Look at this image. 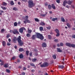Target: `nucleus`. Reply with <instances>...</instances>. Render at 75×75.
<instances>
[{"mask_svg":"<svg viewBox=\"0 0 75 75\" xmlns=\"http://www.w3.org/2000/svg\"><path fill=\"white\" fill-rule=\"evenodd\" d=\"M21 38L20 36H19L17 38V41L19 46H23L24 45V42L21 41Z\"/></svg>","mask_w":75,"mask_h":75,"instance_id":"f257e3e1","label":"nucleus"},{"mask_svg":"<svg viewBox=\"0 0 75 75\" xmlns=\"http://www.w3.org/2000/svg\"><path fill=\"white\" fill-rule=\"evenodd\" d=\"M36 37L38 38H40L41 40H42L44 38V36H42V35L38 33H36Z\"/></svg>","mask_w":75,"mask_h":75,"instance_id":"f03ea898","label":"nucleus"},{"mask_svg":"<svg viewBox=\"0 0 75 75\" xmlns=\"http://www.w3.org/2000/svg\"><path fill=\"white\" fill-rule=\"evenodd\" d=\"M9 32L10 33H13V34H20L17 29H14L13 30H10Z\"/></svg>","mask_w":75,"mask_h":75,"instance_id":"7ed1b4c3","label":"nucleus"},{"mask_svg":"<svg viewBox=\"0 0 75 75\" xmlns=\"http://www.w3.org/2000/svg\"><path fill=\"white\" fill-rule=\"evenodd\" d=\"M28 6L30 8H31L32 7H33L34 5L33 3V1L32 0H30L28 1Z\"/></svg>","mask_w":75,"mask_h":75,"instance_id":"20e7f679","label":"nucleus"},{"mask_svg":"<svg viewBox=\"0 0 75 75\" xmlns=\"http://www.w3.org/2000/svg\"><path fill=\"white\" fill-rule=\"evenodd\" d=\"M66 45L67 47H72V48H75V45L74 44H71L69 43H66Z\"/></svg>","mask_w":75,"mask_h":75,"instance_id":"39448f33","label":"nucleus"},{"mask_svg":"<svg viewBox=\"0 0 75 75\" xmlns=\"http://www.w3.org/2000/svg\"><path fill=\"white\" fill-rule=\"evenodd\" d=\"M48 63L45 62L42 64H41L40 67L41 68H43V67H48Z\"/></svg>","mask_w":75,"mask_h":75,"instance_id":"423d86ee","label":"nucleus"},{"mask_svg":"<svg viewBox=\"0 0 75 75\" xmlns=\"http://www.w3.org/2000/svg\"><path fill=\"white\" fill-rule=\"evenodd\" d=\"M54 31H56V33L57 34L56 35V37H59L60 35V34H59V30L57 29H56Z\"/></svg>","mask_w":75,"mask_h":75,"instance_id":"0eeeda50","label":"nucleus"},{"mask_svg":"<svg viewBox=\"0 0 75 75\" xmlns=\"http://www.w3.org/2000/svg\"><path fill=\"white\" fill-rule=\"evenodd\" d=\"M17 37H14L13 39V42H14V43H16V42H17Z\"/></svg>","mask_w":75,"mask_h":75,"instance_id":"6e6552de","label":"nucleus"},{"mask_svg":"<svg viewBox=\"0 0 75 75\" xmlns=\"http://www.w3.org/2000/svg\"><path fill=\"white\" fill-rule=\"evenodd\" d=\"M25 29V28H21L19 30V32L20 33H23V29Z\"/></svg>","mask_w":75,"mask_h":75,"instance_id":"1a4fd4ad","label":"nucleus"},{"mask_svg":"<svg viewBox=\"0 0 75 75\" xmlns=\"http://www.w3.org/2000/svg\"><path fill=\"white\" fill-rule=\"evenodd\" d=\"M68 4V1L66 0H65L63 2V6L64 7H65V6L66 5V4Z\"/></svg>","mask_w":75,"mask_h":75,"instance_id":"9d476101","label":"nucleus"},{"mask_svg":"<svg viewBox=\"0 0 75 75\" xmlns=\"http://www.w3.org/2000/svg\"><path fill=\"white\" fill-rule=\"evenodd\" d=\"M42 46L43 48L47 47V44L46 43H43L42 44Z\"/></svg>","mask_w":75,"mask_h":75,"instance_id":"9b49d317","label":"nucleus"},{"mask_svg":"<svg viewBox=\"0 0 75 75\" xmlns=\"http://www.w3.org/2000/svg\"><path fill=\"white\" fill-rule=\"evenodd\" d=\"M58 68L59 69H63L64 68V66L62 65H59L58 66Z\"/></svg>","mask_w":75,"mask_h":75,"instance_id":"f8f14e48","label":"nucleus"},{"mask_svg":"<svg viewBox=\"0 0 75 75\" xmlns=\"http://www.w3.org/2000/svg\"><path fill=\"white\" fill-rule=\"evenodd\" d=\"M2 45L3 47H5L6 44V41H3L2 42Z\"/></svg>","mask_w":75,"mask_h":75,"instance_id":"ddd939ff","label":"nucleus"},{"mask_svg":"<svg viewBox=\"0 0 75 75\" xmlns=\"http://www.w3.org/2000/svg\"><path fill=\"white\" fill-rule=\"evenodd\" d=\"M72 3V1L69 0L68 1H67V4L69 5H71V4Z\"/></svg>","mask_w":75,"mask_h":75,"instance_id":"4468645a","label":"nucleus"},{"mask_svg":"<svg viewBox=\"0 0 75 75\" xmlns=\"http://www.w3.org/2000/svg\"><path fill=\"white\" fill-rule=\"evenodd\" d=\"M57 52H62V51L59 48H57Z\"/></svg>","mask_w":75,"mask_h":75,"instance_id":"2eb2a0df","label":"nucleus"},{"mask_svg":"<svg viewBox=\"0 0 75 75\" xmlns=\"http://www.w3.org/2000/svg\"><path fill=\"white\" fill-rule=\"evenodd\" d=\"M45 25V23L42 22H41V23H40V25Z\"/></svg>","mask_w":75,"mask_h":75,"instance_id":"dca6fc26","label":"nucleus"},{"mask_svg":"<svg viewBox=\"0 0 75 75\" xmlns=\"http://www.w3.org/2000/svg\"><path fill=\"white\" fill-rule=\"evenodd\" d=\"M24 51V50L23 49V48H20L19 50V51L20 52H22V51Z\"/></svg>","mask_w":75,"mask_h":75,"instance_id":"f3484780","label":"nucleus"},{"mask_svg":"<svg viewBox=\"0 0 75 75\" xmlns=\"http://www.w3.org/2000/svg\"><path fill=\"white\" fill-rule=\"evenodd\" d=\"M23 57L24 56H23V54H21L19 55V58L21 59H22V58H23Z\"/></svg>","mask_w":75,"mask_h":75,"instance_id":"a211bd4d","label":"nucleus"},{"mask_svg":"<svg viewBox=\"0 0 75 75\" xmlns=\"http://www.w3.org/2000/svg\"><path fill=\"white\" fill-rule=\"evenodd\" d=\"M32 39L33 40H34L35 39V35H33L32 37Z\"/></svg>","mask_w":75,"mask_h":75,"instance_id":"6ab92c4d","label":"nucleus"},{"mask_svg":"<svg viewBox=\"0 0 75 75\" xmlns=\"http://www.w3.org/2000/svg\"><path fill=\"white\" fill-rule=\"evenodd\" d=\"M4 67L5 68H8V64H5L4 65Z\"/></svg>","mask_w":75,"mask_h":75,"instance_id":"aec40b11","label":"nucleus"},{"mask_svg":"<svg viewBox=\"0 0 75 75\" xmlns=\"http://www.w3.org/2000/svg\"><path fill=\"white\" fill-rule=\"evenodd\" d=\"M61 19V21H62V22H65V19L63 17H62Z\"/></svg>","mask_w":75,"mask_h":75,"instance_id":"412c9836","label":"nucleus"},{"mask_svg":"<svg viewBox=\"0 0 75 75\" xmlns=\"http://www.w3.org/2000/svg\"><path fill=\"white\" fill-rule=\"evenodd\" d=\"M7 3L3 2L2 3V4L3 6H7Z\"/></svg>","mask_w":75,"mask_h":75,"instance_id":"4be33fe9","label":"nucleus"},{"mask_svg":"<svg viewBox=\"0 0 75 75\" xmlns=\"http://www.w3.org/2000/svg\"><path fill=\"white\" fill-rule=\"evenodd\" d=\"M13 10H14V11H18V9L17 8L14 7L13 8Z\"/></svg>","mask_w":75,"mask_h":75,"instance_id":"5701e85b","label":"nucleus"},{"mask_svg":"<svg viewBox=\"0 0 75 75\" xmlns=\"http://www.w3.org/2000/svg\"><path fill=\"white\" fill-rule=\"evenodd\" d=\"M52 7L53 9H55V5H54V4H52Z\"/></svg>","mask_w":75,"mask_h":75,"instance_id":"b1692460","label":"nucleus"},{"mask_svg":"<svg viewBox=\"0 0 75 75\" xmlns=\"http://www.w3.org/2000/svg\"><path fill=\"white\" fill-rule=\"evenodd\" d=\"M34 19L36 22H39L40 21V20H39V19H38L37 18H35Z\"/></svg>","mask_w":75,"mask_h":75,"instance_id":"393cba45","label":"nucleus"},{"mask_svg":"<svg viewBox=\"0 0 75 75\" xmlns=\"http://www.w3.org/2000/svg\"><path fill=\"white\" fill-rule=\"evenodd\" d=\"M58 20V18H53L52 19V21H55V20Z\"/></svg>","mask_w":75,"mask_h":75,"instance_id":"a878e982","label":"nucleus"},{"mask_svg":"<svg viewBox=\"0 0 75 75\" xmlns=\"http://www.w3.org/2000/svg\"><path fill=\"white\" fill-rule=\"evenodd\" d=\"M48 38L49 40H51L52 38V37H51V36L50 35H48Z\"/></svg>","mask_w":75,"mask_h":75,"instance_id":"bb28decb","label":"nucleus"},{"mask_svg":"<svg viewBox=\"0 0 75 75\" xmlns=\"http://www.w3.org/2000/svg\"><path fill=\"white\" fill-rule=\"evenodd\" d=\"M4 64V61H1V63L0 64L1 65H3Z\"/></svg>","mask_w":75,"mask_h":75,"instance_id":"cd10ccee","label":"nucleus"},{"mask_svg":"<svg viewBox=\"0 0 75 75\" xmlns=\"http://www.w3.org/2000/svg\"><path fill=\"white\" fill-rule=\"evenodd\" d=\"M1 8L4 10H5L7 9V8H6V7L4 6H2L1 7Z\"/></svg>","mask_w":75,"mask_h":75,"instance_id":"c85d7f7f","label":"nucleus"},{"mask_svg":"<svg viewBox=\"0 0 75 75\" xmlns=\"http://www.w3.org/2000/svg\"><path fill=\"white\" fill-rule=\"evenodd\" d=\"M30 66H32V67H34L35 68H36L35 66V65L33 63H30Z\"/></svg>","mask_w":75,"mask_h":75,"instance_id":"c756f323","label":"nucleus"},{"mask_svg":"<svg viewBox=\"0 0 75 75\" xmlns=\"http://www.w3.org/2000/svg\"><path fill=\"white\" fill-rule=\"evenodd\" d=\"M36 61H37V59L35 58L33 59L32 61L33 62H35Z\"/></svg>","mask_w":75,"mask_h":75,"instance_id":"7c9ffc66","label":"nucleus"},{"mask_svg":"<svg viewBox=\"0 0 75 75\" xmlns=\"http://www.w3.org/2000/svg\"><path fill=\"white\" fill-rule=\"evenodd\" d=\"M26 36L27 37H30V36H31V34H29V33H27L26 34Z\"/></svg>","mask_w":75,"mask_h":75,"instance_id":"2f4dec72","label":"nucleus"},{"mask_svg":"<svg viewBox=\"0 0 75 75\" xmlns=\"http://www.w3.org/2000/svg\"><path fill=\"white\" fill-rule=\"evenodd\" d=\"M67 25L69 28H70V27H71V25H70V24H69V23H67Z\"/></svg>","mask_w":75,"mask_h":75,"instance_id":"473e14b6","label":"nucleus"},{"mask_svg":"<svg viewBox=\"0 0 75 75\" xmlns=\"http://www.w3.org/2000/svg\"><path fill=\"white\" fill-rule=\"evenodd\" d=\"M40 31H42L43 30V28L42 26H41L40 28Z\"/></svg>","mask_w":75,"mask_h":75,"instance_id":"72a5a7b5","label":"nucleus"},{"mask_svg":"<svg viewBox=\"0 0 75 75\" xmlns=\"http://www.w3.org/2000/svg\"><path fill=\"white\" fill-rule=\"evenodd\" d=\"M53 58H54V59H56V55L55 54H54L52 56Z\"/></svg>","mask_w":75,"mask_h":75,"instance_id":"f704fd0d","label":"nucleus"},{"mask_svg":"<svg viewBox=\"0 0 75 75\" xmlns=\"http://www.w3.org/2000/svg\"><path fill=\"white\" fill-rule=\"evenodd\" d=\"M14 26H15V27H16V26L17 25V22H15L14 23Z\"/></svg>","mask_w":75,"mask_h":75,"instance_id":"c9c22d12","label":"nucleus"},{"mask_svg":"<svg viewBox=\"0 0 75 75\" xmlns=\"http://www.w3.org/2000/svg\"><path fill=\"white\" fill-rule=\"evenodd\" d=\"M6 72L8 73H10V71L8 69H6Z\"/></svg>","mask_w":75,"mask_h":75,"instance_id":"e433bc0d","label":"nucleus"},{"mask_svg":"<svg viewBox=\"0 0 75 75\" xmlns=\"http://www.w3.org/2000/svg\"><path fill=\"white\" fill-rule=\"evenodd\" d=\"M16 59V57L13 56L11 59V60H14V59Z\"/></svg>","mask_w":75,"mask_h":75,"instance_id":"4c0bfd02","label":"nucleus"},{"mask_svg":"<svg viewBox=\"0 0 75 75\" xmlns=\"http://www.w3.org/2000/svg\"><path fill=\"white\" fill-rule=\"evenodd\" d=\"M25 53L27 55H28V54H29V51H26L25 52Z\"/></svg>","mask_w":75,"mask_h":75,"instance_id":"58836bf2","label":"nucleus"},{"mask_svg":"<svg viewBox=\"0 0 75 75\" xmlns=\"http://www.w3.org/2000/svg\"><path fill=\"white\" fill-rule=\"evenodd\" d=\"M31 32H32V30H28V33H31Z\"/></svg>","mask_w":75,"mask_h":75,"instance_id":"ea45409f","label":"nucleus"},{"mask_svg":"<svg viewBox=\"0 0 75 75\" xmlns=\"http://www.w3.org/2000/svg\"><path fill=\"white\" fill-rule=\"evenodd\" d=\"M48 7L49 9H51V5H48Z\"/></svg>","mask_w":75,"mask_h":75,"instance_id":"a19ab883","label":"nucleus"},{"mask_svg":"<svg viewBox=\"0 0 75 75\" xmlns=\"http://www.w3.org/2000/svg\"><path fill=\"white\" fill-rule=\"evenodd\" d=\"M10 4L11 6H13V5H14V2L13 1H12L11 2Z\"/></svg>","mask_w":75,"mask_h":75,"instance_id":"79ce46f5","label":"nucleus"},{"mask_svg":"<svg viewBox=\"0 0 75 75\" xmlns=\"http://www.w3.org/2000/svg\"><path fill=\"white\" fill-rule=\"evenodd\" d=\"M4 31H5L4 29H2L1 30V32L2 33H3V32Z\"/></svg>","mask_w":75,"mask_h":75,"instance_id":"37998d69","label":"nucleus"},{"mask_svg":"<svg viewBox=\"0 0 75 75\" xmlns=\"http://www.w3.org/2000/svg\"><path fill=\"white\" fill-rule=\"evenodd\" d=\"M10 37V35L9 34H8L6 35V38H8Z\"/></svg>","mask_w":75,"mask_h":75,"instance_id":"c03bdc74","label":"nucleus"},{"mask_svg":"<svg viewBox=\"0 0 75 75\" xmlns=\"http://www.w3.org/2000/svg\"><path fill=\"white\" fill-rule=\"evenodd\" d=\"M26 21L27 23H30V21L28 20V19H27L26 20Z\"/></svg>","mask_w":75,"mask_h":75,"instance_id":"a18cd8bd","label":"nucleus"},{"mask_svg":"<svg viewBox=\"0 0 75 75\" xmlns=\"http://www.w3.org/2000/svg\"><path fill=\"white\" fill-rule=\"evenodd\" d=\"M56 1L57 3H60V0H57Z\"/></svg>","mask_w":75,"mask_h":75,"instance_id":"49530a36","label":"nucleus"},{"mask_svg":"<svg viewBox=\"0 0 75 75\" xmlns=\"http://www.w3.org/2000/svg\"><path fill=\"white\" fill-rule=\"evenodd\" d=\"M7 45H8V46H10V45H11V44L9 42H8L7 43Z\"/></svg>","mask_w":75,"mask_h":75,"instance_id":"de8ad7c7","label":"nucleus"},{"mask_svg":"<svg viewBox=\"0 0 75 75\" xmlns=\"http://www.w3.org/2000/svg\"><path fill=\"white\" fill-rule=\"evenodd\" d=\"M46 16V14H42L41 15V16L42 17H45Z\"/></svg>","mask_w":75,"mask_h":75,"instance_id":"09e8293b","label":"nucleus"},{"mask_svg":"<svg viewBox=\"0 0 75 75\" xmlns=\"http://www.w3.org/2000/svg\"><path fill=\"white\" fill-rule=\"evenodd\" d=\"M72 38H75V35H72L71 36Z\"/></svg>","mask_w":75,"mask_h":75,"instance_id":"8fccbe9b","label":"nucleus"},{"mask_svg":"<svg viewBox=\"0 0 75 75\" xmlns=\"http://www.w3.org/2000/svg\"><path fill=\"white\" fill-rule=\"evenodd\" d=\"M47 28L48 30H50L51 29V26H49L48 27H47Z\"/></svg>","mask_w":75,"mask_h":75,"instance_id":"3c124183","label":"nucleus"},{"mask_svg":"<svg viewBox=\"0 0 75 75\" xmlns=\"http://www.w3.org/2000/svg\"><path fill=\"white\" fill-rule=\"evenodd\" d=\"M54 41H55L56 42H58V39H55L54 40Z\"/></svg>","mask_w":75,"mask_h":75,"instance_id":"603ef678","label":"nucleus"},{"mask_svg":"<svg viewBox=\"0 0 75 75\" xmlns=\"http://www.w3.org/2000/svg\"><path fill=\"white\" fill-rule=\"evenodd\" d=\"M33 54V53L32 52H30L29 53L31 57L32 56V54Z\"/></svg>","mask_w":75,"mask_h":75,"instance_id":"864d4df0","label":"nucleus"},{"mask_svg":"<svg viewBox=\"0 0 75 75\" xmlns=\"http://www.w3.org/2000/svg\"><path fill=\"white\" fill-rule=\"evenodd\" d=\"M60 46H63V45H64V44L62 43H60Z\"/></svg>","mask_w":75,"mask_h":75,"instance_id":"5fc2aeb1","label":"nucleus"},{"mask_svg":"<svg viewBox=\"0 0 75 75\" xmlns=\"http://www.w3.org/2000/svg\"><path fill=\"white\" fill-rule=\"evenodd\" d=\"M25 17L26 19H28V16H25Z\"/></svg>","mask_w":75,"mask_h":75,"instance_id":"6e6d98bb","label":"nucleus"},{"mask_svg":"<svg viewBox=\"0 0 75 75\" xmlns=\"http://www.w3.org/2000/svg\"><path fill=\"white\" fill-rule=\"evenodd\" d=\"M23 69L24 70V71L26 70V68H25V67H24Z\"/></svg>","mask_w":75,"mask_h":75,"instance_id":"4d7b16f0","label":"nucleus"},{"mask_svg":"<svg viewBox=\"0 0 75 75\" xmlns=\"http://www.w3.org/2000/svg\"><path fill=\"white\" fill-rule=\"evenodd\" d=\"M8 41L9 42H11V39L9 38L8 39Z\"/></svg>","mask_w":75,"mask_h":75,"instance_id":"13d9d810","label":"nucleus"},{"mask_svg":"<svg viewBox=\"0 0 75 75\" xmlns=\"http://www.w3.org/2000/svg\"><path fill=\"white\" fill-rule=\"evenodd\" d=\"M17 62H20V60L19 59H18L17 60Z\"/></svg>","mask_w":75,"mask_h":75,"instance_id":"bf43d9fd","label":"nucleus"},{"mask_svg":"<svg viewBox=\"0 0 75 75\" xmlns=\"http://www.w3.org/2000/svg\"><path fill=\"white\" fill-rule=\"evenodd\" d=\"M71 6L72 7V8H74L75 7H74V6L73 5H71Z\"/></svg>","mask_w":75,"mask_h":75,"instance_id":"052dcab7","label":"nucleus"},{"mask_svg":"<svg viewBox=\"0 0 75 75\" xmlns=\"http://www.w3.org/2000/svg\"><path fill=\"white\" fill-rule=\"evenodd\" d=\"M23 1H25V2H27V0H22Z\"/></svg>","mask_w":75,"mask_h":75,"instance_id":"680f3d73","label":"nucleus"},{"mask_svg":"<svg viewBox=\"0 0 75 75\" xmlns=\"http://www.w3.org/2000/svg\"><path fill=\"white\" fill-rule=\"evenodd\" d=\"M25 73L24 72L22 73V75H25Z\"/></svg>","mask_w":75,"mask_h":75,"instance_id":"e2e57ef3","label":"nucleus"},{"mask_svg":"<svg viewBox=\"0 0 75 75\" xmlns=\"http://www.w3.org/2000/svg\"><path fill=\"white\" fill-rule=\"evenodd\" d=\"M23 23H25V24H26V23H27V21H24Z\"/></svg>","mask_w":75,"mask_h":75,"instance_id":"0e129e2a","label":"nucleus"},{"mask_svg":"<svg viewBox=\"0 0 75 75\" xmlns=\"http://www.w3.org/2000/svg\"><path fill=\"white\" fill-rule=\"evenodd\" d=\"M21 24V22H20V21H19L18 23V25H20V24Z\"/></svg>","mask_w":75,"mask_h":75,"instance_id":"69168bd1","label":"nucleus"},{"mask_svg":"<svg viewBox=\"0 0 75 75\" xmlns=\"http://www.w3.org/2000/svg\"><path fill=\"white\" fill-rule=\"evenodd\" d=\"M35 71V70L34 69H33L31 70V71L32 72H34Z\"/></svg>","mask_w":75,"mask_h":75,"instance_id":"338daca9","label":"nucleus"},{"mask_svg":"<svg viewBox=\"0 0 75 75\" xmlns=\"http://www.w3.org/2000/svg\"><path fill=\"white\" fill-rule=\"evenodd\" d=\"M66 7H67V8H69V6H68V5H67Z\"/></svg>","mask_w":75,"mask_h":75,"instance_id":"774afa93","label":"nucleus"}]
</instances>
